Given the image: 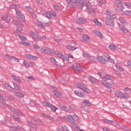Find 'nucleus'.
<instances>
[{"label": "nucleus", "instance_id": "nucleus-40", "mask_svg": "<svg viewBox=\"0 0 131 131\" xmlns=\"http://www.w3.org/2000/svg\"><path fill=\"white\" fill-rule=\"evenodd\" d=\"M85 7H86V10H88V12L90 13L92 9L93 8V7H92V4H91L90 3H88L85 5Z\"/></svg>", "mask_w": 131, "mask_h": 131}, {"label": "nucleus", "instance_id": "nucleus-53", "mask_svg": "<svg viewBox=\"0 0 131 131\" xmlns=\"http://www.w3.org/2000/svg\"><path fill=\"white\" fill-rule=\"evenodd\" d=\"M15 8H21V6L19 5H11L9 7V9L10 10H12L13 9H15Z\"/></svg>", "mask_w": 131, "mask_h": 131}, {"label": "nucleus", "instance_id": "nucleus-34", "mask_svg": "<svg viewBox=\"0 0 131 131\" xmlns=\"http://www.w3.org/2000/svg\"><path fill=\"white\" fill-rule=\"evenodd\" d=\"M26 58L29 59L30 60H36L37 59V57L33 55H31V54H27L26 55Z\"/></svg>", "mask_w": 131, "mask_h": 131}, {"label": "nucleus", "instance_id": "nucleus-2", "mask_svg": "<svg viewBox=\"0 0 131 131\" xmlns=\"http://www.w3.org/2000/svg\"><path fill=\"white\" fill-rule=\"evenodd\" d=\"M68 3L69 8H73L77 5L78 9L83 8V6L88 3V0H66Z\"/></svg>", "mask_w": 131, "mask_h": 131}, {"label": "nucleus", "instance_id": "nucleus-59", "mask_svg": "<svg viewBox=\"0 0 131 131\" xmlns=\"http://www.w3.org/2000/svg\"><path fill=\"white\" fill-rule=\"evenodd\" d=\"M120 72H121V71L115 70V73L116 75L120 77V76H121V73Z\"/></svg>", "mask_w": 131, "mask_h": 131}, {"label": "nucleus", "instance_id": "nucleus-4", "mask_svg": "<svg viewBox=\"0 0 131 131\" xmlns=\"http://www.w3.org/2000/svg\"><path fill=\"white\" fill-rule=\"evenodd\" d=\"M11 111L13 112V118L15 121L17 122H20L21 121V119H20V117L22 115V113L20 112V111L16 110L13 108H10Z\"/></svg>", "mask_w": 131, "mask_h": 131}, {"label": "nucleus", "instance_id": "nucleus-45", "mask_svg": "<svg viewBox=\"0 0 131 131\" xmlns=\"http://www.w3.org/2000/svg\"><path fill=\"white\" fill-rule=\"evenodd\" d=\"M18 36L21 40H24V41H26L27 38L24 35H22L21 34H18Z\"/></svg>", "mask_w": 131, "mask_h": 131}, {"label": "nucleus", "instance_id": "nucleus-29", "mask_svg": "<svg viewBox=\"0 0 131 131\" xmlns=\"http://www.w3.org/2000/svg\"><path fill=\"white\" fill-rule=\"evenodd\" d=\"M72 128L75 131H78V130H79V128H80L78 125L77 124H76L75 122L73 123L72 124Z\"/></svg>", "mask_w": 131, "mask_h": 131}, {"label": "nucleus", "instance_id": "nucleus-49", "mask_svg": "<svg viewBox=\"0 0 131 131\" xmlns=\"http://www.w3.org/2000/svg\"><path fill=\"white\" fill-rule=\"evenodd\" d=\"M89 60H90L91 62H93L94 63H95V62H97V59H96V58H95V57L93 56L90 55Z\"/></svg>", "mask_w": 131, "mask_h": 131}, {"label": "nucleus", "instance_id": "nucleus-16", "mask_svg": "<svg viewBox=\"0 0 131 131\" xmlns=\"http://www.w3.org/2000/svg\"><path fill=\"white\" fill-rule=\"evenodd\" d=\"M93 32L95 35L99 37V38H101L102 39L104 38V35H103V34L100 31L97 29H94L93 30Z\"/></svg>", "mask_w": 131, "mask_h": 131}, {"label": "nucleus", "instance_id": "nucleus-12", "mask_svg": "<svg viewBox=\"0 0 131 131\" xmlns=\"http://www.w3.org/2000/svg\"><path fill=\"white\" fill-rule=\"evenodd\" d=\"M68 120L72 124L74 123H75V120H78V116L75 115L69 116Z\"/></svg>", "mask_w": 131, "mask_h": 131}, {"label": "nucleus", "instance_id": "nucleus-54", "mask_svg": "<svg viewBox=\"0 0 131 131\" xmlns=\"http://www.w3.org/2000/svg\"><path fill=\"white\" fill-rule=\"evenodd\" d=\"M0 101H1L2 103L6 102V98L2 95H0Z\"/></svg>", "mask_w": 131, "mask_h": 131}, {"label": "nucleus", "instance_id": "nucleus-5", "mask_svg": "<svg viewBox=\"0 0 131 131\" xmlns=\"http://www.w3.org/2000/svg\"><path fill=\"white\" fill-rule=\"evenodd\" d=\"M75 86L76 88H78V89H80V90H81V91H83V92H84L86 94H91V93L90 90L86 87V85L81 82H78L75 85Z\"/></svg>", "mask_w": 131, "mask_h": 131}, {"label": "nucleus", "instance_id": "nucleus-39", "mask_svg": "<svg viewBox=\"0 0 131 131\" xmlns=\"http://www.w3.org/2000/svg\"><path fill=\"white\" fill-rule=\"evenodd\" d=\"M13 85H14V89H17L18 91H23V88L20 86H19L18 84H17L16 83L14 82Z\"/></svg>", "mask_w": 131, "mask_h": 131}, {"label": "nucleus", "instance_id": "nucleus-18", "mask_svg": "<svg viewBox=\"0 0 131 131\" xmlns=\"http://www.w3.org/2000/svg\"><path fill=\"white\" fill-rule=\"evenodd\" d=\"M10 128L11 130L13 131H24V128L19 126H12Z\"/></svg>", "mask_w": 131, "mask_h": 131}, {"label": "nucleus", "instance_id": "nucleus-56", "mask_svg": "<svg viewBox=\"0 0 131 131\" xmlns=\"http://www.w3.org/2000/svg\"><path fill=\"white\" fill-rule=\"evenodd\" d=\"M122 98L124 100H128V99H129V95L124 93L123 94V96H122Z\"/></svg>", "mask_w": 131, "mask_h": 131}, {"label": "nucleus", "instance_id": "nucleus-30", "mask_svg": "<svg viewBox=\"0 0 131 131\" xmlns=\"http://www.w3.org/2000/svg\"><path fill=\"white\" fill-rule=\"evenodd\" d=\"M9 60L12 61V62H16L17 63H19L20 62V59L16 58L14 56H11L9 57Z\"/></svg>", "mask_w": 131, "mask_h": 131}, {"label": "nucleus", "instance_id": "nucleus-47", "mask_svg": "<svg viewBox=\"0 0 131 131\" xmlns=\"http://www.w3.org/2000/svg\"><path fill=\"white\" fill-rule=\"evenodd\" d=\"M51 108V110L53 112H56L58 110V107L53 105L51 104V106L50 107Z\"/></svg>", "mask_w": 131, "mask_h": 131}, {"label": "nucleus", "instance_id": "nucleus-33", "mask_svg": "<svg viewBox=\"0 0 131 131\" xmlns=\"http://www.w3.org/2000/svg\"><path fill=\"white\" fill-rule=\"evenodd\" d=\"M94 22L95 24L97 25V26H102V24L101 20H99V19L97 18H95L94 19Z\"/></svg>", "mask_w": 131, "mask_h": 131}, {"label": "nucleus", "instance_id": "nucleus-15", "mask_svg": "<svg viewBox=\"0 0 131 131\" xmlns=\"http://www.w3.org/2000/svg\"><path fill=\"white\" fill-rule=\"evenodd\" d=\"M105 15L106 16H110L111 18H116V15L114 14V12H113L110 9H106L105 11Z\"/></svg>", "mask_w": 131, "mask_h": 131}, {"label": "nucleus", "instance_id": "nucleus-51", "mask_svg": "<svg viewBox=\"0 0 131 131\" xmlns=\"http://www.w3.org/2000/svg\"><path fill=\"white\" fill-rule=\"evenodd\" d=\"M124 92H125V93H127L128 94H130L131 89L128 87H126V88H124Z\"/></svg>", "mask_w": 131, "mask_h": 131}, {"label": "nucleus", "instance_id": "nucleus-50", "mask_svg": "<svg viewBox=\"0 0 131 131\" xmlns=\"http://www.w3.org/2000/svg\"><path fill=\"white\" fill-rule=\"evenodd\" d=\"M29 105L32 106V107H36V103L35 102L31 100L29 102Z\"/></svg>", "mask_w": 131, "mask_h": 131}, {"label": "nucleus", "instance_id": "nucleus-62", "mask_svg": "<svg viewBox=\"0 0 131 131\" xmlns=\"http://www.w3.org/2000/svg\"><path fill=\"white\" fill-rule=\"evenodd\" d=\"M20 44L23 45V46H31V43H29V42H23L21 41L20 42Z\"/></svg>", "mask_w": 131, "mask_h": 131}, {"label": "nucleus", "instance_id": "nucleus-28", "mask_svg": "<svg viewBox=\"0 0 131 131\" xmlns=\"http://www.w3.org/2000/svg\"><path fill=\"white\" fill-rule=\"evenodd\" d=\"M120 30L123 33H127L128 32L127 29L123 25L120 26Z\"/></svg>", "mask_w": 131, "mask_h": 131}, {"label": "nucleus", "instance_id": "nucleus-8", "mask_svg": "<svg viewBox=\"0 0 131 131\" xmlns=\"http://www.w3.org/2000/svg\"><path fill=\"white\" fill-rule=\"evenodd\" d=\"M29 34L32 38L33 39L34 41H36L38 42V41H40V38L39 36L36 34L34 31H31L29 32Z\"/></svg>", "mask_w": 131, "mask_h": 131}, {"label": "nucleus", "instance_id": "nucleus-58", "mask_svg": "<svg viewBox=\"0 0 131 131\" xmlns=\"http://www.w3.org/2000/svg\"><path fill=\"white\" fill-rule=\"evenodd\" d=\"M90 13H98V9L97 8H92Z\"/></svg>", "mask_w": 131, "mask_h": 131}, {"label": "nucleus", "instance_id": "nucleus-31", "mask_svg": "<svg viewBox=\"0 0 131 131\" xmlns=\"http://www.w3.org/2000/svg\"><path fill=\"white\" fill-rule=\"evenodd\" d=\"M63 61L67 62V63H72L74 61V58L68 57L67 55H66V59Z\"/></svg>", "mask_w": 131, "mask_h": 131}, {"label": "nucleus", "instance_id": "nucleus-23", "mask_svg": "<svg viewBox=\"0 0 131 131\" xmlns=\"http://www.w3.org/2000/svg\"><path fill=\"white\" fill-rule=\"evenodd\" d=\"M76 22L78 24H85L86 23V20L83 17H80L76 19Z\"/></svg>", "mask_w": 131, "mask_h": 131}, {"label": "nucleus", "instance_id": "nucleus-46", "mask_svg": "<svg viewBox=\"0 0 131 131\" xmlns=\"http://www.w3.org/2000/svg\"><path fill=\"white\" fill-rule=\"evenodd\" d=\"M33 48L35 50H39V49H41L40 48H41V46H40L39 44L36 43L34 44Z\"/></svg>", "mask_w": 131, "mask_h": 131}, {"label": "nucleus", "instance_id": "nucleus-7", "mask_svg": "<svg viewBox=\"0 0 131 131\" xmlns=\"http://www.w3.org/2000/svg\"><path fill=\"white\" fill-rule=\"evenodd\" d=\"M40 52L43 54H53L54 49L49 47H43L40 48Z\"/></svg>", "mask_w": 131, "mask_h": 131}, {"label": "nucleus", "instance_id": "nucleus-57", "mask_svg": "<svg viewBox=\"0 0 131 131\" xmlns=\"http://www.w3.org/2000/svg\"><path fill=\"white\" fill-rule=\"evenodd\" d=\"M104 122H107V123H113V122L115 123L116 122V121H112L110 120H108L107 119H104Z\"/></svg>", "mask_w": 131, "mask_h": 131}, {"label": "nucleus", "instance_id": "nucleus-44", "mask_svg": "<svg viewBox=\"0 0 131 131\" xmlns=\"http://www.w3.org/2000/svg\"><path fill=\"white\" fill-rule=\"evenodd\" d=\"M115 68L117 69V70L119 71H123V68L119 64H115Z\"/></svg>", "mask_w": 131, "mask_h": 131}, {"label": "nucleus", "instance_id": "nucleus-61", "mask_svg": "<svg viewBox=\"0 0 131 131\" xmlns=\"http://www.w3.org/2000/svg\"><path fill=\"white\" fill-rule=\"evenodd\" d=\"M27 78L31 81H32V80H35V77L32 76H27Z\"/></svg>", "mask_w": 131, "mask_h": 131}, {"label": "nucleus", "instance_id": "nucleus-19", "mask_svg": "<svg viewBox=\"0 0 131 131\" xmlns=\"http://www.w3.org/2000/svg\"><path fill=\"white\" fill-rule=\"evenodd\" d=\"M74 93L79 98H85V94L84 92H80L79 90H75Z\"/></svg>", "mask_w": 131, "mask_h": 131}, {"label": "nucleus", "instance_id": "nucleus-41", "mask_svg": "<svg viewBox=\"0 0 131 131\" xmlns=\"http://www.w3.org/2000/svg\"><path fill=\"white\" fill-rule=\"evenodd\" d=\"M23 64L26 68H28L30 66V63L29 62V61H28V60L26 59L24 60Z\"/></svg>", "mask_w": 131, "mask_h": 131}, {"label": "nucleus", "instance_id": "nucleus-17", "mask_svg": "<svg viewBox=\"0 0 131 131\" xmlns=\"http://www.w3.org/2000/svg\"><path fill=\"white\" fill-rule=\"evenodd\" d=\"M12 93H13L15 97H17V98H19V99H23V98L25 97L24 93L19 91H17V92L13 91Z\"/></svg>", "mask_w": 131, "mask_h": 131}, {"label": "nucleus", "instance_id": "nucleus-21", "mask_svg": "<svg viewBox=\"0 0 131 131\" xmlns=\"http://www.w3.org/2000/svg\"><path fill=\"white\" fill-rule=\"evenodd\" d=\"M16 13V16L19 19H25V16L22 13L21 11L19 10H15Z\"/></svg>", "mask_w": 131, "mask_h": 131}, {"label": "nucleus", "instance_id": "nucleus-60", "mask_svg": "<svg viewBox=\"0 0 131 131\" xmlns=\"http://www.w3.org/2000/svg\"><path fill=\"white\" fill-rule=\"evenodd\" d=\"M61 128L63 131L69 130V129H68V127H67V126H66V125H62Z\"/></svg>", "mask_w": 131, "mask_h": 131}, {"label": "nucleus", "instance_id": "nucleus-27", "mask_svg": "<svg viewBox=\"0 0 131 131\" xmlns=\"http://www.w3.org/2000/svg\"><path fill=\"white\" fill-rule=\"evenodd\" d=\"M4 86L5 88V89H7L12 93H14V90H13V88L10 85V84L8 83H4Z\"/></svg>", "mask_w": 131, "mask_h": 131}, {"label": "nucleus", "instance_id": "nucleus-63", "mask_svg": "<svg viewBox=\"0 0 131 131\" xmlns=\"http://www.w3.org/2000/svg\"><path fill=\"white\" fill-rule=\"evenodd\" d=\"M70 110H71V111L74 112V111H76L77 108L74 106H71L70 107Z\"/></svg>", "mask_w": 131, "mask_h": 131}, {"label": "nucleus", "instance_id": "nucleus-1", "mask_svg": "<svg viewBox=\"0 0 131 131\" xmlns=\"http://www.w3.org/2000/svg\"><path fill=\"white\" fill-rule=\"evenodd\" d=\"M116 11L122 16H131V3L129 2L122 3L121 0H115ZM128 9H130L129 10Z\"/></svg>", "mask_w": 131, "mask_h": 131}, {"label": "nucleus", "instance_id": "nucleus-25", "mask_svg": "<svg viewBox=\"0 0 131 131\" xmlns=\"http://www.w3.org/2000/svg\"><path fill=\"white\" fill-rule=\"evenodd\" d=\"M116 98L118 99H121L123 96V93H122L121 91L118 90L115 93Z\"/></svg>", "mask_w": 131, "mask_h": 131}, {"label": "nucleus", "instance_id": "nucleus-38", "mask_svg": "<svg viewBox=\"0 0 131 131\" xmlns=\"http://www.w3.org/2000/svg\"><path fill=\"white\" fill-rule=\"evenodd\" d=\"M82 103L83 105H85V106H87L88 107H91V106H92V104L90 103V101L88 100L85 99L83 100Z\"/></svg>", "mask_w": 131, "mask_h": 131}, {"label": "nucleus", "instance_id": "nucleus-26", "mask_svg": "<svg viewBox=\"0 0 131 131\" xmlns=\"http://www.w3.org/2000/svg\"><path fill=\"white\" fill-rule=\"evenodd\" d=\"M82 37L84 41H85L86 42H89V41H91L90 36L86 34H83Z\"/></svg>", "mask_w": 131, "mask_h": 131}, {"label": "nucleus", "instance_id": "nucleus-55", "mask_svg": "<svg viewBox=\"0 0 131 131\" xmlns=\"http://www.w3.org/2000/svg\"><path fill=\"white\" fill-rule=\"evenodd\" d=\"M26 8V10L31 13V15H33V13H32V8L31 7L27 6Z\"/></svg>", "mask_w": 131, "mask_h": 131}, {"label": "nucleus", "instance_id": "nucleus-24", "mask_svg": "<svg viewBox=\"0 0 131 131\" xmlns=\"http://www.w3.org/2000/svg\"><path fill=\"white\" fill-rule=\"evenodd\" d=\"M97 60L101 64H106V62H105V60L104 59V57L102 56H97Z\"/></svg>", "mask_w": 131, "mask_h": 131}, {"label": "nucleus", "instance_id": "nucleus-35", "mask_svg": "<svg viewBox=\"0 0 131 131\" xmlns=\"http://www.w3.org/2000/svg\"><path fill=\"white\" fill-rule=\"evenodd\" d=\"M3 20L4 21H6V22H7L8 23L11 21V17L8 14H5L3 16Z\"/></svg>", "mask_w": 131, "mask_h": 131}, {"label": "nucleus", "instance_id": "nucleus-13", "mask_svg": "<svg viewBox=\"0 0 131 131\" xmlns=\"http://www.w3.org/2000/svg\"><path fill=\"white\" fill-rule=\"evenodd\" d=\"M105 62H110V63H114V60L112 59L109 55L104 53L103 55Z\"/></svg>", "mask_w": 131, "mask_h": 131}, {"label": "nucleus", "instance_id": "nucleus-64", "mask_svg": "<svg viewBox=\"0 0 131 131\" xmlns=\"http://www.w3.org/2000/svg\"><path fill=\"white\" fill-rule=\"evenodd\" d=\"M127 66L128 67V68H130L131 69V60H128L127 62Z\"/></svg>", "mask_w": 131, "mask_h": 131}, {"label": "nucleus", "instance_id": "nucleus-48", "mask_svg": "<svg viewBox=\"0 0 131 131\" xmlns=\"http://www.w3.org/2000/svg\"><path fill=\"white\" fill-rule=\"evenodd\" d=\"M45 15L46 18L52 19V13L51 12H46Z\"/></svg>", "mask_w": 131, "mask_h": 131}, {"label": "nucleus", "instance_id": "nucleus-11", "mask_svg": "<svg viewBox=\"0 0 131 131\" xmlns=\"http://www.w3.org/2000/svg\"><path fill=\"white\" fill-rule=\"evenodd\" d=\"M105 23L107 25H108V26L113 27L115 25V22L114 21V20L112 19V17H110L109 16L106 17Z\"/></svg>", "mask_w": 131, "mask_h": 131}, {"label": "nucleus", "instance_id": "nucleus-43", "mask_svg": "<svg viewBox=\"0 0 131 131\" xmlns=\"http://www.w3.org/2000/svg\"><path fill=\"white\" fill-rule=\"evenodd\" d=\"M50 61L51 63H52L54 65H57V63H58V62L56 60V59L53 57H50Z\"/></svg>", "mask_w": 131, "mask_h": 131}, {"label": "nucleus", "instance_id": "nucleus-42", "mask_svg": "<svg viewBox=\"0 0 131 131\" xmlns=\"http://www.w3.org/2000/svg\"><path fill=\"white\" fill-rule=\"evenodd\" d=\"M108 48L112 51H114V50H116V49L117 48L116 46H115L114 44H111V45H110L108 46Z\"/></svg>", "mask_w": 131, "mask_h": 131}, {"label": "nucleus", "instance_id": "nucleus-3", "mask_svg": "<svg viewBox=\"0 0 131 131\" xmlns=\"http://www.w3.org/2000/svg\"><path fill=\"white\" fill-rule=\"evenodd\" d=\"M12 24H14V25L18 27L17 28L16 31L14 33L15 35H18V33L17 32H22V31H23V28L25 27L24 23L17 19H14L12 21Z\"/></svg>", "mask_w": 131, "mask_h": 131}, {"label": "nucleus", "instance_id": "nucleus-20", "mask_svg": "<svg viewBox=\"0 0 131 131\" xmlns=\"http://www.w3.org/2000/svg\"><path fill=\"white\" fill-rule=\"evenodd\" d=\"M36 24L37 25V26L40 28V29H46V26H45V25H43V24L42 23V22L39 21V20H37L36 21Z\"/></svg>", "mask_w": 131, "mask_h": 131}, {"label": "nucleus", "instance_id": "nucleus-32", "mask_svg": "<svg viewBox=\"0 0 131 131\" xmlns=\"http://www.w3.org/2000/svg\"><path fill=\"white\" fill-rule=\"evenodd\" d=\"M67 50H68V51H72L73 52V51H75V50H77V47H74V46H71L70 45H67L66 47Z\"/></svg>", "mask_w": 131, "mask_h": 131}, {"label": "nucleus", "instance_id": "nucleus-52", "mask_svg": "<svg viewBox=\"0 0 131 131\" xmlns=\"http://www.w3.org/2000/svg\"><path fill=\"white\" fill-rule=\"evenodd\" d=\"M119 20L121 22V23H122V24H125V25H126V20H125L124 18L120 17L119 18Z\"/></svg>", "mask_w": 131, "mask_h": 131}, {"label": "nucleus", "instance_id": "nucleus-37", "mask_svg": "<svg viewBox=\"0 0 131 131\" xmlns=\"http://www.w3.org/2000/svg\"><path fill=\"white\" fill-rule=\"evenodd\" d=\"M102 78L103 79H107V80H112V79H113V77H112V76H109L107 74H104Z\"/></svg>", "mask_w": 131, "mask_h": 131}, {"label": "nucleus", "instance_id": "nucleus-14", "mask_svg": "<svg viewBox=\"0 0 131 131\" xmlns=\"http://www.w3.org/2000/svg\"><path fill=\"white\" fill-rule=\"evenodd\" d=\"M73 68L75 72H79L82 69L81 66L79 63H74L73 66Z\"/></svg>", "mask_w": 131, "mask_h": 131}, {"label": "nucleus", "instance_id": "nucleus-22", "mask_svg": "<svg viewBox=\"0 0 131 131\" xmlns=\"http://www.w3.org/2000/svg\"><path fill=\"white\" fill-rule=\"evenodd\" d=\"M11 77H12L13 81H15V82H17V83H22V80H21V79L18 78V77L16 76L15 75H12L11 76Z\"/></svg>", "mask_w": 131, "mask_h": 131}, {"label": "nucleus", "instance_id": "nucleus-36", "mask_svg": "<svg viewBox=\"0 0 131 131\" xmlns=\"http://www.w3.org/2000/svg\"><path fill=\"white\" fill-rule=\"evenodd\" d=\"M42 104L44 107H49L52 105L51 103L48 102L47 100H44L42 102Z\"/></svg>", "mask_w": 131, "mask_h": 131}, {"label": "nucleus", "instance_id": "nucleus-9", "mask_svg": "<svg viewBox=\"0 0 131 131\" xmlns=\"http://www.w3.org/2000/svg\"><path fill=\"white\" fill-rule=\"evenodd\" d=\"M51 89L53 90L52 92L53 96H55V97H56V98H62V94L56 90V87L54 86H51Z\"/></svg>", "mask_w": 131, "mask_h": 131}, {"label": "nucleus", "instance_id": "nucleus-6", "mask_svg": "<svg viewBox=\"0 0 131 131\" xmlns=\"http://www.w3.org/2000/svg\"><path fill=\"white\" fill-rule=\"evenodd\" d=\"M102 84L107 89H111L116 85V83L113 81H107L106 80L101 81Z\"/></svg>", "mask_w": 131, "mask_h": 131}, {"label": "nucleus", "instance_id": "nucleus-10", "mask_svg": "<svg viewBox=\"0 0 131 131\" xmlns=\"http://www.w3.org/2000/svg\"><path fill=\"white\" fill-rule=\"evenodd\" d=\"M54 54L56 57L60 58V59H61L62 61H64L66 59V54H63V53L59 51H55Z\"/></svg>", "mask_w": 131, "mask_h": 131}]
</instances>
